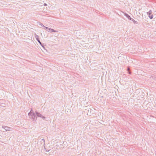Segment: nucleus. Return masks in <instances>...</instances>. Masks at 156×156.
Instances as JSON below:
<instances>
[{
    "instance_id": "3",
    "label": "nucleus",
    "mask_w": 156,
    "mask_h": 156,
    "mask_svg": "<svg viewBox=\"0 0 156 156\" xmlns=\"http://www.w3.org/2000/svg\"><path fill=\"white\" fill-rule=\"evenodd\" d=\"M128 70H129V68H128Z\"/></svg>"
},
{
    "instance_id": "1",
    "label": "nucleus",
    "mask_w": 156,
    "mask_h": 156,
    "mask_svg": "<svg viewBox=\"0 0 156 156\" xmlns=\"http://www.w3.org/2000/svg\"><path fill=\"white\" fill-rule=\"evenodd\" d=\"M149 16L150 19H152L153 18L152 15L151 14V13H149Z\"/></svg>"
},
{
    "instance_id": "2",
    "label": "nucleus",
    "mask_w": 156,
    "mask_h": 156,
    "mask_svg": "<svg viewBox=\"0 0 156 156\" xmlns=\"http://www.w3.org/2000/svg\"><path fill=\"white\" fill-rule=\"evenodd\" d=\"M50 31L51 32H56V31L53 30L52 29H49Z\"/></svg>"
}]
</instances>
